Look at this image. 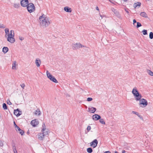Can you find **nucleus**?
Listing matches in <instances>:
<instances>
[{
    "mask_svg": "<svg viewBox=\"0 0 153 153\" xmlns=\"http://www.w3.org/2000/svg\"><path fill=\"white\" fill-rule=\"evenodd\" d=\"M42 127H43V128L42 130V132H43V131H45L46 130L45 125L44 123L42 124Z\"/></svg>",
    "mask_w": 153,
    "mask_h": 153,
    "instance_id": "26",
    "label": "nucleus"
},
{
    "mask_svg": "<svg viewBox=\"0 0 153 153\" xmlns=\"http://www.w3.org/2000/svg\"><path fill=\"white\" fill-rule=\"evenodd\" d=\"M125 11L126 12V13H129V12L126 9H125Z\"/></svg>",
    "mask_w": 153,
    "mask_h": 153,
    "instance_id": "50",
    "label": "nucleus"
},
{
    "mask_svg": "<svg viewBox=\"0 0 153 153\" xmlns=\"http://www.w3.org/2000/svg\"><path fill=\"white\" fill-rule=\"evenodd\" d=\"M19 39H20L21 40H22L24 39V38H23L22 37H19Z\"/></svg>",
    "mask_w": 153,
    "mask_h": 153,
    "instance_id": "46",
    "label": "nucleus"
},
{
    "mask_svg": "<svg viewBox=\"0 0 153 153\" xmlns=\"http://www.w3.org/2000/svg\"><path fill=\"white\" fill-rule=\"evenodd\" d=\"M22 111H19L18 108H17L16 110H14V114L17 117L20 115L22 114Z\"/></svg>",
    "mask_w": 153,
    "mask_h": 153,
    "instance_id": "9",
    "label": "nucleus"
},
{
    "mask_svg": "<svg viewBox=\"0 0 153 153\" xmlns=\"http://www.w3.org/2000/svg\"><path fill=\"white\" fill-rule=\"evenodd\" d=\"M101 118V116L97 114L94 115L92 116V119L93 120H98Z\"/></svg>",
    "mask_w": 153,
    "mask_h": 153,
    "instance_id": "12",
    "label": "nucleus"
},
{
    "mask_svg": "<svg viewBox=\"0 0 153 153\" xmlns=\"http://www.w3.org/2000/svg\"><path fill=\"white\" fill-rule=\"evenodd\" d=\"M9 49L7 47H4L2 49V51L4 53H6L8 51Z\"/></svg>",
    "mask_w": 153,
    "mask_h": 153,
    "instance_id": "18",
    "label": "nucleus"
},
{
    "mask_svg": "<svg viewBox=\"0 0 153 153\" xmlns=\"http://www.w3.org/2000/svg\"><path fill=\"white\" fill-rule=\"evenodd\" d=\"M5 27V26H4V25L2 24H0V28H4Z\"/></svg>",
    "mask_w": 153,
    "mask_h": 153,
    "instance_id": "38",
    "label": "nucleus"
},
{
    "mask_svg": "<svg viewBox=\"0 0 153 153\" xmlns=\"http://www.w3.org/2000/svg\"><path fill=\"white\" fill-rule=\"evenodd\" d=\"M28 0H21L20 3L21 5L23 7H26L29 4Z\"/></svg>",
    "mask_w": 153,
    "mask_h": 153,
    "instance_id": "5",
    "label": "nucleus"
},
{
    "mask_svg": "<svg viewBox=\"0 0 153 153\" xmlns=\"http://www.w3.org/2000/svg\"><path fill=\"white\" fill-rule=\"evenodd\" d=\"M122 153H125V151L124 150H123L122 151Z\"/></svg>",
    "mask_w": 153,
    "mask_h": 153,
    "instance_id": "51",
    "label": "nucleus"
},
{
    "mask_svg": "<svg viewBox=\"0 0 153 153\" xmlns=\"http://www.w3.org/2000/svg\"><path fill=\"white\" fill-rule=\"evenodd\" d=\"M3 108L4 110H6L7 109V105L5 103H3Z\"/></svg>",
    "mask_w": 153,
    "mask_h": 153,
    "instance_id": "30",
    "label": "nucleus"
},
{
    "mask_svg": "<svg viewBox=\"0 0 153 153\" xmlns=\"http://www.w3.org/2000/svg\"><path fill=\"white\" fill-rule=\"evenodd\" d=\"M147 72L149 75L151 76H153V72L151 70H148L147 71Z\"/></svg>",
    "mask_w": 153,
    "mask_h": 153,
    "instance_id": "29",
    "label": "nucleus"
},
{
    "mask_svg": "<svg viewBox=\"0 0 153 153\" xmlns=\"http://www.w3.org/2000/svg\"><path fill=\"white\" fill-rule=\"evenodd\" d=\"M5 32L6 33L5 37H7V36L8 37L9 34V29L7 28H6L5 29Z\"/></svg>",
    "mask_w": 153,
    "mask_h": 153,
    "instance_id": "22",
    "label": "nucleus"
},
{
    "mask_svg": "<svg viewBox=\"0 0 153 153\" xmlns=\"http://www.w3.org/2000/svg\"><path fill=\"white\" fill-rule=\"evenodd\" d=\"M14 146H13V147H14ZM13 150L14 153H17V151L16 150V147H15V148L14 149V148H13Z\"/></svg>",
    "mask_w": 153,
    "mask_h": 153,
    "instance_id": "44",
    "label": "nucleus"
},
{
    "mask_svg": "<svg viewBox=\"0 0 153 153\" xmlns=\"http://www.w3.org/2000/svg\"><path fill=\"white\" fill-rule=\"evenodd\" d=\"M147 104V102L145 99L143 98L141 99L140 100L139 105H140V106L142 107L141 105H143L144 107H145Z\"/></svg>",
    "mask_w": 153,
    "mask_h": 153,
    "instance_id": "4",
    "label": "nucleus"
},
{
    "mask_svg": "<svg viewBox=\"0 0 153 153\" xmlns=\"http://www.w3.org/2000/svg\"><path fill=\"white\" fill-rule=\"evenodd\" d=\"M97 140L95 139L91 143V146H92L93 148H95L97 146Z\"/></svg>",
    "mask_w": 153,
    "mask_h": 153,
    "instance_id": "10",
    "label": "nucleus"
},
{
    "mask_svg": "<svg viewBox=\"0 0 153 153\" xmlns=\"http://www.w3.org/2000/svg\"><path fill=\"white\" fill-rule=\"evenodd\" d=\"M3 145V142L1 140H0V146H2Z\"/></svg>",
    "mask_w": 153,
    "mask_h": 153,
    "instance_id": "43",
    "label": "nucleus"
},
{
    "mask_svg": "<svg viewBox=\"0 0 153 153\" xmlns=\"http://www.w3.org/2000/svg\"><path fill=\"white\" fill-rule=\"evenodd\" d=\"M134 97L135 100L137 101L140 100L142 96L139 93L134 94Z\"/></svg>",
    "mask_w": 153,
    "mask_h": 153,
    "instance_id": "6",
    "label": "nucleus"
},
{
    "mask_svg": "<svg viewBox=\"0 0 153 153\" xmlns=\"http://www.w3.org/2000/svg\"><path fill=\"white\" fill-rule=\"evenodd\" d=\"M140 15L141 16L145 18H147L148 17L147 14L145 12H141L140 13Z\"/></svg>",
    "mask_w": 153,
    "mask_h": 153,
    "instance_id": "21",
    "label": "nucleus"
},
{
    "mask_svg": "<svg viewBox=\"0 0 153 153\" xmlns=\"http://www.w3.org/2000/svg\"><path fill=\"white\" fill-rule=\"evenodd\" d=\"M137 27L138 28L140 27H141L142 26L141 24L139 22H137Z\"/></svg>",
    "mask_w": 153,
    "mask_h": 153,
    "instance_id": "33",
    "label": "nucleus"
},
{
    "mask_svg": "<svg viewBox=\"0 0 153 153\" xmlns=\"http://www.w3.org/2000/svg\"><path fill=\"white\" fill-rule=\"evenodd\" d=\"M15 128H16V131H20V130H21V129L17 125H16Z\"/></svg>",
    "mask_w": 153,
    "mask_h": 153,
    "instance_id": "32",
    "label": "nucleus"
},
{
    "mask_svg": "<svg viewBox=\"0 0 153 153\" xmlns=\"http://www.w3.org/2000/svg\"><path fill=\"white\" fill-rule=\"evenodd\" d=\"M27 133H29V132H27Z\"/></svg>",
    "mask_w": 153,
    "mask_h": 153,
    "instance_id": "56",
    "label": "nucleus"
},
{
    "mask_svg": "<svg viewBox=\"0 0 153 153\" xmlns=\"http://www.w3.org/2000/svg\"><path fill=\"white\" fill-rule=\"evenodd\" d=\"M137 116L142 120H143V118L142 117V116L138 114Z\"/></svg>",
    "mask_w": 153,
    "mask_h": 153,
    "instance_id": "42",
    "label": "nucleus"
},
{
    "mask_svg": "<svg viewBox=\"0 0 153 153\" xmlns=\"http://www.w3.org/2000/svg\"><path fill=\"white\" fill-rule=\"evenodd\" d=\"M27 9L30 13L32 12L35 10V6L33 4L30 3L27 6Z\"/></svg>",
    "mask_w": 153,
    "mask_h": 153,
    "instance_id": "2",
    "label": "nucleus"
},
{
    "mask_svg": "<svg viewBox=\"0 0 153 153\" xmlns=\"http://www.w3.org/2000/svg\"><path fill=\"white\" fill-rule=\"evenodd\" d=\"M88 109L89 110L91 113H94L96 110V108L93 107H89Z\"/></svg>",
    "mask_w": 153,
    "mask_h": 153,
    "instance_id": "14",
    "label": "nucleus"
},
{
    "mask_svg": "<svg viewBox=\"0 0 153 153\" xmlns=\"http://www.w3.org/2000/svg\"><path fill=\"white\" fill-rule=\"evenodd\" d=\"M20 85L21 86L22 88L23 89H24V88H25V84L24 83H22V84H21Z\"/></svg>",
    "mask_w": 153,
    "mask_h": 153,
    "instance_id": "40",
    "label": "nucleus"
},
{
    "mask_svg": "<svg viewBox=\"0 0 153 153\" xmlns=\"http://www.w3.org/2000/svg\"><path fill=\"white\" fill-rule=\"evenodd\" d=\"M93 99L91 97H88L87 99V101H90L92 100Z\"/></svg>",
    "mask_w": 153,
    "mask_h": 153,
    "instance_id": "39",
    "label": "nucleus"
},
{
    "mask_svg": "<svg viewBox=\"0 0 153 153\" xmlns=\"http://www.w3.org/2000/svg\"><path fill=\"white\" fill-rule=\"evenodd\" d=\"M132 113L134 114L137 115V116L138 115V114H139L137 112H136V111H132Z\"/></svg>",
    "mask_w": 153,
    "mask_h": 153,
    "instance_id": "41",
    "label": "nucleus"
},
{
    "mask_svg": "<svg viewBox=\"0 0 153 153\" xmlns=\"http://www.w3.org/2000/svg\"><path fill=\"white\" fill-rule=\"evenodd\" d=\"M14 32L13 30H11L8 36H14Z\"/></svg>",
    "mask_w": 153,
    "mask_h": 153,
    "instance_id": "20",
    "label": "nucleus"
},
{
    "mask_svg": "<svg viewBox=\"0 0 153 153\" xmlns=\"http://www.w3.org/2000/svg\"><path fill=\"white\" fill-rule=\"evenodd\" d=\"M108 151L109 152V153H111V152L110 151Z\"/></svg>",
    "mask_w": 153,
    "mask_h": 153,
    "instance_id": "54",
    "label": "nucleus"
},
{
    "mask_svg": "<svg viewBox=\"0 0 153 153\" xmlns=\"http://www.w3.org/2000/svg\"><path fill=\"white\" fill-rule=\"evenodd\" d=\"M81 46V45L80 43L73 44L72 45V48L73 50L79 48H82V46Z\"/></svg>",
    "mask_w": 153,
    "mask_h": 153,
    "instance_id": "8",
    "label": "nucleus"
},
{
    "mask_svg": "<svg viewBox=\"0 0 153 153\" xmlns=\"http://www.w3.org/2000/svg\"><path fill=\"white\" fill-rule=\"evenodd\" d=\"M7 104H9V105H11L12 104V103L9 100H7Z\"/></svg>",
    "mask_w": 153,
    "mask_h": 153,
    "instance_id": "37",
    "label": "nucleus"
},
{
    "mask_svg": "<svg viewBox=\"0 0 153 153\" xmlns=\"http://www.w3.org/2000/svg\"><path fill=\"white\" fill-rule=\"evenodd\" d=\"M87 151L89 153H91L93 151L92 149L91 148H88L87 149Z\"/></svg>",
    "mask_w": 153,
    "mask_h": 153,
    "instance_id": "24",
    "label": "nucleus"
},
{
    "mask_svg": "<svg viewBox=\"0 0 153 153\" xmlns=\"http://www.w3.org/2000/svg\"><path fill=\"white\" fill-rule=\"evenodd\" d=\"M132 93L133 95H134V94L139 93L137 88L135 87L133 89Z\"/></svg>",
    "mask_w": 153,
    "mask_h": 153,
    "instance_id": "17",
    "label": "nucleus"
},
{
    "mask_svg": "<svg viewBox=\"0 0 153 153\" xmlns=\"http://www.w3.org/2000/svg\"><path fill=\"white\" fill-rule=\"evenodd\" d=\"M82 46V47H83V46H82V45H81V46Z\"/></svg>",
    "mask_w": 153,
    "mask_h": 153,
    "instance_id": "55",
    "label": "nucleus"
},
{
    "mask_svg": "<svg viewBox=\"0 0 153 153\" xmlns=\"http://www.w3.org/2000/svg\"><path fill=\"white\" fill-rule=\"evenodd\" d=\"M101 16V17H102V18H101L102 19V16Z\"/></svg>",
    "mask_w": 153,
    "mask_h": 153,
    "instance_id": "57",
    "label": "nucleus"
},
{
    "mask_svg": "<svg viewBox=\"0 0 153 153\" xmlns=\"http://www.w3.org/2000/svg\"><path fill=\"white\" fill-rule=\"evenodd\" d=\"M40 112L39 110L38 109L37 110H36L35 111V114L37 115L38 114L39 115L40 114Z\"/></svg>",
    "mask_w": 153,
    "mask_h": 153,
    "instance_id": "25",
    "label": "nucleus"
},
{
    "mask_svg": "<svg viewBox=\"0 0 153 153\" xmlns=\"http://www.w3.org/2000/svg\"><path fill=\"white\" fill-rule=\"evenodd\" d=\"M13 6L15 8H18L19 7H20V4L19 3H15L14 4Z\"/></svg>",
    "mask_w": 153,
    "mask_h": 153,
    "instance_id": "23",
    "label": "nucleus"
},
{
    "mask_svg": "<svg viewBox=\"0 0 153 153\" xmlns=\"http://www.w3.org/2000/svg\"><path fill=\"white\" fill-rule=\"evenodd\" d=\"M14 37V36H8L7 39V41L11 43H14L15 42Z\"/></svg>",
    "mask_w": 153,
    "mask_h": 153,
    "instance_id": "13",
    "label": "nucleus"
},
{
    "mask_svg": "<svg viewBox=\"0 0 153 153\" xmlns=\"http://www.w3.org/2000/svg\"><path fill=\"white\" fill-rule=\"evenodd\" d=\"M46 74L48 77L51 80L55 83L58 82V81L48 71H47Z\"/></svg>",
    "mask_w": 153,
    "mask_h": 153,
    "instance_id": "3",
    "label": "nucleus"
},
{
    "mask_svg": "<svg viewBox=\"0 0 153 153\" xmlns=\"http://www.w3.org/2000/svg\"><path fill=\"white\" fill-rule=\"evenodd\" d=\"M99 121L102 124H105V122L103 119L100 118L99 119Z\"/></svg>",
    "mask_w": 153,
    "mask_h": 153,
    "instance_id": "28",
    "label": "nucleus"
},
{
    "mask_svg": "<svg viewBox=\"0 0 153 153\" xmlns=\"http://www.w3.org/2000/svg\"><path fill=\"white\" fill-rule=\"evenodd\" d=\"M133 24H134V23H135L137 22L136 21L135 19H134L133 20Z\"/></svg>",
    "mask_w": 153,
    "mask_h": 153,
    "instance_id": "47",
    "label": "nucleus"
},
{
    "mask_svg": "<svg viewBox=\"0 0 153 153\" xmlns=\"http://www.w3.org/2000/svg\"><path fill=\"white\" fill-rule=\"evenodd\" d=\"M13 124H14V126H15V128L16 126V125H17L16 124L15 122V121L13 122Z\"/></svg>",
    "mask_w": 153,
    "mask_h": 153,
    "instance_id": "49",
    "label": "nucleus"
},
{
    "mask_svg": "<svg viewBox=\"0 0 153 153\" xmlns=\"http://www.w3.org/2000/svg\"><path fill=\"white\" fill-rule=\"evenodd\" d=\"M143 34L144 35H146L147 34V31L146 30H143L142 31Z\"/></svg>",
    "mask_w": 153,
    "mask_h": 153,
    "instance_id": "31",
    "label": "nucleus"
},
{
    "mask_svg": "<svg viewBox=\"0 0 153 153\" xmlns=\"http://www.w3.org/2000/svg\"><path fill=\"white\" fill-rule=\"evenodd\" d=\"M91 129V127L90 126H88L87 127V129L88 131V132Z\"/></svg>",
    "mask_w": 153,
    "mask_h": 153,
    "instance_id": "35",
    "label": "nucleus"
},
{
    "mask_svg": "<svg viewBox=\"0 0 153 153\" xmlns=\"http://www.w3.org/2000/svg\"><path fill=\"white\" fill-rule=\"evenodd\" d=\"M16 62H15L13 64V66L12 68L13 69H16Z\"/></svg>",
    "mask_w": 153,
    "mask_h": 153,
    "instance_id": "34",
    "label": "nucleus"
},
{
    "mask_svg": "<svg viewBox=\"0 0 153 153\" xmlns=\"http://www.w3.org/2000/svg\"><path fill=\"white\" fill-rule=\"evenodd\" d=\"M149 37L150 39H152L153 38V33L151 32L149 33Z\"/></svg>",
    "mask_w": 153,
    "mask_h": 153,
    "instance_id": "27",
    "label": "nucleus"
},
{
    "mask_svg": "<svg viewBox=\"0 0 153 153\" xmlns=\"http://www.w3.org/2000/svg\"><path fill=\"white\" fill-rule=\"evenodd\" d=\"M64 10L65 11L67 12H71V10L70 8H69L68 7H65L64 8Z\"/></svg>",
    "mask_w": 153,
    "mask_h": 153,
    "instance_id": "16",
    "label": "nucleus"
},
{
    "mask_svg": "<svg viewBox=\"0 0 153 153\" xmlns=\"http://www.w3.org/2000/svg\"><path fill=\"white\" fill-rule=\"evenodd\" d=\"M42 133L40 134V135H39L38 136V137L39 139L41 140H42L43 138V137L45 136H46L48 134V132L47 131L44 132V131H43V132H42Z\"/></svg>",
    "mask_w": 153,
    "mask_h": 153,
    "instance_id": "7",
    "label": "nucleus"
},
{
    "mask_svg": "<svg viewBox=\"0 0 153 153\" xmlns=\"http://www.w3.org/2000/svg\"><path fill=\"white\" fill-rule=\"evenodd\" d=\"M96 10H98V11L99 10V8H98V7H96Z\"/></svg>",
    "mask_w": 153,
    "mask_h": 153,
    "instance_id": "48",
    "label": "nucleus"
},
{
    "mask_svg": "<svg viewBox=\"0 0 153 153\" xmlns=\"http://www.w3.org/2000/svg\"><path fill=\"white\" fill-rule=\"evenodd\" d=\"M31 123L33 127H35L39 123V122L37 119H35L32 120L31 122Z\"/></svg>",
    "mask_w": 153,
    "mask_h": 153,
    "instance_id": "11",
    "label": "nucleus"
},
{
    "mask_svg": "<svg viewBox=\"0 0 153 153\" xmlns=\"http://www.w3.org/2000/svg\"><path fill=\"white\" fill-rule=\"evenodd\" d=\"M141 5V3L139 2H137V3H135L134 4V8H136L137 6H140Z\"/></svg>",
    "mask_w": 153,
    "mask_h": 153,
    "instance_id": "19",
    "label": "nucleus"
},
{
    "mask_svg": "<svg viewBox=\"0 0 153 153\" xmlns=\"http://www.w3.org/2000/svg\"><path fill=\"white\" fill-rule=\"evenodd\" d=\"M112 11L114 12V13H116V14L117 13V11H116V10L114 8H113V9L112 10Z\"/></svg>",
    "mask_w": 153,
    "mask_h": 153,
    "instance_id": "45",
    "label": "nucleus"
},
{
    "mask_svg": "<svg viewBox=\"0 0 153 153\" xmlns=\"http://www.w3.org/2000/svg\"><path fill=\"white\" fill-rule=\"evenodd\" d=\"M41 61L40 59H36L35 61V63L36 66L37 67H39L40 66V65L41 64Z\"/></svg>",
    "mask_w": 153,
    "mask_h": 153,
    "instance_id": "15",
    "label": "nucleus"
},
{
    "mask_svg": "<svg viewBox=\"0 0 153 153\" xmlns=\"http://www.w3.org/2000/svg\"><path fill=\"white\" fill-rule=\"evenodd\" d=\"M20 131L19 133L21 134L22 135L24 133V131L21 129V130L19 131Z\"/></svg>",
    "mask_w": 153,
    "mask_h": 153,
    "instance_id": "36",
    "label": "nucleus"
},
{
    "mask_svg": "<svg viewBox=\"0 0 153 153\" xmlns=\"http://www.w3.org/2000/svg\"><path fill=\"white\" fill-rule=\"evenodd\" d=\"M109 153L108 151H106V152H105L104 153Z\"/></svg>",
    "mask_w": 153,
    "mask_h": 153,
    "instance_id": "52",
    "label": "nucleus"
},
{
    "mask_svg": "<svg viewBox=\"0 0 153 153\" xmlns=\"http://www.w3.org/2000/svg\"><path fill=\"white\" fill-rule=\"evenodd\" d=\"M45 16H46L44 14H43L39 17V23L40 25L45 27L48 26L50 23L48 18Z\"/></svg>",
    "mask_w": 153,
    "mask_h": 153,
    "instance_id": "1",
    "label": "nucleus"
},
{
    "mask_svg": "<svg viewBox=\"0 0 153 153\" xmlns=\"http://www.w3.org/2000/svg\"><path fill=\"white\" fill-rule=\"evenodd\" d=\"M115 153H119L115 151L114 152Z\"/></svg>",
    "mask_w": 153,
    "mask_h": 153,
    "instance_id": "53",
    "label": "nucleus"
}]
</instances>
